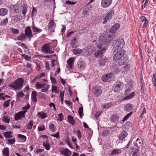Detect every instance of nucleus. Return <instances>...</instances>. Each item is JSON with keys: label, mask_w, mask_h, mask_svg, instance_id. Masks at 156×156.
Returning <instances> with one entry per match:
<instances>
[{"label": "nucleus", "mask_w": 156, "mask_h": 156, "mask_svg": "<svg viewBox=\"0 0 156 156\" xmlns=\"http://www.w3.org/2000/svg\"><path fill=\"white\" fill-rule=\"evenodd\" d=\"M117 52L114 55L113 59L115 62L118 61V64L120 65H124L126 63V60L124 59L122 60L123 56L126 53V51L124 50L117 51Z\"/></svg>", "instance_id": "obj_1"}, {"label": "nucleus", "mask_w": 156, "mask_h": 156, "mask_svg": "<svg viewBox=\"0 0 156 156\" xmlns=\"http://www.w3.org/2000/svg\"><path fill=\"white\" fill-rule=\"evenodd\" d=\"M125 44L124 39L122 38H118L114 41L112 43L113 50L114 51L121 50Z\"/></svg>", "instance_id": "obj_2"}, {"label": "nucleus", "mask_w": 156, "mask_h": 156, "mask_svg": "<svg viewBox=\"0 0 156 156\" xmlns=\"http://www.w3.org/2000/svg\"><path fill=\"white\" fill-rule=\"evenodd\" d=\"M111 34L110 32H106L102 37H100V40L101 44H106L111 42L114 36Z\"/></svg>", "instance_id": "obj_3"}, {"label": "nucleus", "mask_w": 156, "mask_h": 156, "mask_svg": "<svg viewBox=\"0 0 156 156\" xmlns=\"http://www.w3.org/2000/svg\"><path fill=\"white\" fill-rule=\"evenodd\" d=\"M23 80L22 78H20L12 82L9 86L15 90H20L23 87Z\"/></svg>", "instance_id": "obj_4"}, {"label": "nucleus", "mask_w": 156, "mask_h": 156, "mask_svg": "<svg viewBox=\"0 0 156 156\" xmlns=\"http://www.w3.org/2000/svg\"><path fill=\"white\" fill-rule=\"evenodd\" d=\"M41 51L42 52L48 54H51L54 52V48L51 43L44 44L42 47Z\"/></svg>", "instance_id": "obj_5"}, {"label": "nucleus", "mask_w": 156, "mask_h": 156, "mask_svg": "<svg viewBox=\"0 0 156 156\" xmlns=\"http://www.w3.org/2000/svg\"><path fill=\"white\" fill-rule=\"evenodd\" d=\"M97 47L99 49L95 52L94 56L97 58H101L103 56L104 54L106 51V48L104 46L102 47V45L101 46L100 45H98Z\"/></svg>", "instance_id": "obj_6"}, {"label": "nucleus", "mask_w": 156, "mask_h": 156, "mask_svg": "<svg viewBox=\"0 0 156 156\" xmlns=\"http://www.w3.org/2000/svg\"><path fill=\"white\" fill-rule=\"evenodd\" d=\"M124 83L120 81H117L114 84L112 89L115 92H118L123 87Z\"/></svg>", "instance_id": "obj_7"}, {"label": "nucleus", "mask_w": 156, "mask_h": 156, "mask_svg": "<svg viewBox=\"0 0 156 156\" xmlns=\"http://www.w3.org/2000/svg\"><path fill=\"white\" fill-rule=\"evenodd\" d=\"M24 33L27 36L28 39V41H30L31 40V38L33 37L32 31L31 29V27L30 26L26 27L24 30Z\"/></svg>", "instance_id": "obj_8"}, {"label": "nucleus", "mask_w": 156, "mask_h": 156, "mask_svg": "<svg viewBox=\"0 0 156 156\" xmlns=\"http://www.w3.org/2000/svg\"><path fill=\"white\" fill-rule=\"evenodd\" d=\"M27 112V111H21L18 113L15 114V120H18L19 119L21 120L23 118L25 117V114Z\"/></svg>", "instance_id": "obj_9"}, {"label": "nucleus", "mask_w": 156, "mask_h": 156, "mask_svg": "<svg viewBox=\"0 0 156 156\" xmlns=\"http://www.w3.org/2000/svg\"><path fill=\"white\" fill-rule=\"evenodd\" d=\"M92 92L94 96L96 97L100 96L102 93L101 89L98 87H95L92 89Z\"/></svg>", "instance_id": "obj_10"}, {"label": "nucleus", "mask_w": 156, "mask_h": 156, "mask_svg": "<svg viewBox=\"0 0 156 156\" xmlns=\"http://www.w3.org/2000/svg\"><path fill=\"white\" fill-rule=\"evenodd\" d=\"M109 58H107L106 57H104L103 58H101L98 60V63L99 66H103L105 64L107 65L108 64L109 62Z\"/></svg>", "instance_id": "obj_11"}, {"label": "nucleus", "mask_w": 156, "mask_h": 156, "mask_svg": "<svg viewBox=\"0 0 156 156\" xmlns=\"http://www.w3.org/2000/svg\"><path fill=\"white\" fill-rule=\"evenodd\" d=\"M119 27L120 25L119 23L115 24L111 27L110 30L108 32H110L111 34L113 35L115 37V33L119 28Z\"/></svg>", "instance_id": "obj_12"}, {"label": "nucleus", "mask_w": 156, "mask_h": 156, "mask_svg": "<svg viewBox=\"0 0 156 156\" xmlns=\"http://www.w3.org/2000/svg\"><path fill=\"white\" fill-rule=\"evenodd\" d=\"M114 12V10H112L108 13L103 19V24H104L106 23L108 20H110L112 18Z\"/></svg>", "instance_id": "obj_13"}, {"label": "nucleus", "mask_w": 156, "mask_h": 156, "mask_svg": "<svg viewBox=\"0 0 156 156\" xmlns=\"http://www.w3.org/2000/svg\"><path fill=\"white\" fill-rule=\"evenodd\" d=\"M21 7L22 5L18 3L13 5V9L14 12L16 13H19L21 11Z\"/></svg>", "instance_id": "obj_14"}, {"label": "nucleus", "mask_w": 156, "mask_h": 156, "mask_svg": "<svg viewBox=\"0 0 156 156\" xmlns=\"http://www.w3.org/2000/svg\"><path fill=\"white\" fill-rule=\"evenodd\" d=\"M112 2V0H102L101 2V6L103 8H106L109 6Z\"/></svg>", "instance_id": "obj_15"}, {"label": "nucleus", "mask_w": 156, "mask_h": 156, "mask_svg": "<svg viewBox=\"0 0 156 156\" xmlns=\"http://www.w3.org/2000/svg\"><path fill=\"white\" fill-rule=\"evenodd\" d=\"M74 59L73 57L70 58L67 61V64L68 65V67L70 69H73Z\"/></svg>", "instance_id": "obj_16"}, {"label": "nucleus", "mask_w": 156, "mask_h": 156, "mask_svg": "<svg viewBox=\"0 0 156 156\" xmlns=\"http://www.w3.org/2000/svg\"><path fill=\"white\" fill-rule=\"evenodd\" d=\"M127 135L128 133L126 131L124 130L122 131L119 135V139L120 140H123Z\"/></svg>", "instance_id": "obj_17"}, {"label": "nucleus", "mask_w": 156, "mask_h": 156, "mask_svg": "<svg viewBox=\"0 0 156 156\" xmlns=\"http://www.w3.org/2000/svg\"><path fill=\"white\" fill-rule=\"evenodd\" d=\"M61 154L65 156H69L71 155V151L68 149H64L60 151Z\"/></svg>", "instance_id": "obj_18"}, {"label": "nucleus", "mask_w": 156, "mask_h": 156, "mask_svg": "<svg viewBox=\"0 0 156 156\" xmlns=\"http://www.w3.org/2000/svg\"><path fill=\"white\" fill-rule=\"evenodd\" d=\"M28 6L25 4L22 5V7L21 8V11H22V13L23 15L24 16H25L27 11Z\"/></svg>", "instance_id": "obj_19"}, {"label": "nucleus", "mask_w": 156, "mask_h": 156, "mask_svg": "<svg viewBox=\"0 0 156 156\" xmlns=\"http://www.w3.org/2000/svg\"><path fill=\"white\" fill-rule=\"evenodd\" d=\"M85 65L84 62L80 60L78 62L77 66L80 70H83L85 68Z\"/></svg>", "instance_id": "obj_20"}, {"label": "nucleus", "mask_w": 156, "mask_h": 156, "mask_svg": "<svg viewBox=\"0 0 156 156\" xmlns=\"http://www.w3.org/2000/svg\"><path fill=\"white\" fill-rule=\"evenodd\" d=\"M122 149H113L111 152V155H116L120 154L122 152L121 150Z\"/></svg>", "instance_id": "obj_21"}, {"label": "nucleus", "mask_w": 156, "mask_h": 156, "mask_svg": "<svg viewBox=\"0 0 156 156\" xmlns=\"http://www.w3.org/2000/svg\"><path fill=\"white\" fill-rule=\"evenodd\" d=\"M94 47L90 46H89L86 47V51H85L87 53V55H90V54H92L93 52L94 51Z\"/></svg>", "instance_id": "obj_22"}, {"label": "nucleus", "mask_w": 156, "mask_h": 156, "mask_svg": "<svg viewBox=\"0 0 156 156\" xmlns=\"http://www.w3.org/2000/svg\"><path fill=\"white\" fill-rule=\"evenodd\" d=\"M55 3V0H44V4L45 6H50L51 5H54Z\"/></svg>", "instance_id": "obj_23"}, {"label": "nucleus", "mask_w": 156, "mask_h": 156, "mask_svg": "<svg viewBox=\"0 0 156 156\" xmlns=\"http://www.w3.org/2000/svg\"><path fill=\"white\" fill-rule=\"evenodd\" d=\"M136 143L134 144V146L137 147V148H138L139 149V147L142 146L143 143V140L138 138L136 140Z\"/></svg>", "instance_id": "obj_24"}, {"label": "nucleus", "mask_w": 156, "mask_h": 156, "mask_svg": "<svg viewBox=\"0 0 156 156\" xmlns=\"http://www.w3.org/2000/svg\"><path fill=\"white\" fill-rule=\"evenodd\" d=\"M110 120L112 122L115 123L118 121L119 116L118 115H112L111 116Z\"/></svg>", "instance_id": "obj_25"}, {"label": "nucleus", "mask_w": 156, "mask_h": 156, "mask_svg": "<svg viewBox=\"0 0 156 156\" xmlns=\"http://www.w3.org/2000/svg\"><path fill=\"white\" fill-rule=\"evenodd\" d=\"M126 89L125 91L124 94L125 95L128 94L131 90L133 87L132 85L130 84H128L126 85Z\"/></svg>", "instance_id": "obj_26"}, {"label": "nucleus", "mask_w": 156, "mask_h": 156, "mask_svg": "<svg viewBox=\"0 0 156 156\" xmlns=\"http://www.w3.org/2000/svg\"><path fill=\"white\" fill-rule=\"evenodd\" d=\"M37 95V92L34 91L32 92L31 96V99L34 102H37V99L36 98V96Z\"/></svg>", "instance_id": "obj_27"}, {"label": "nucleus", "mask_w": 156, "mask_h": 156, "mask_svg": "<svg viewBox=\"0 0 156 156\" xmlns=\"http://www.w3.org/2000/svg\"><path fill=\"white\" fill-rule=\"evenodd\" d=\"M124 108L126 111L127 112H129L133 108V105L128 103L125 106Z\"/></svg>", "instance_id": "obj_28"}, {"label": "nucleus", "mask_w": 156, "mask_h": 156, "mask_svg": "<svg viewBox=\"0 0 156 156\" xmlns=\"http://www.w3.org/2000/svg\"><path fill=\"white\" fill-rule=\"evenodd\" d=\"M12 132L11 131H8L4 132L3 134L4 136L6 138H10L12 137Z\"/></svg>", "instance_id": "obj_29"}, {"label": "nucleus", "mask_w": 156, "mask_h": 156, "mask_svg": "<svg viewBox=\"0 0 156 156\" xmlns=\"http://www.w3.org/2000/svg\"><path fill=\"white\" fill-rule=\"evenodd\" d=\"M43 88L41 89V91L42 92H46L50 87V86L48 84L43 83Z\"/></svg>", "instance_id": "obj_30"}, {"label": "nucleus", "mask_w": 156, "mask_h": 156, "mask_svg": "<svg viewBox=\"0 0 156 156\" xmlns=\"http://www.w3.org/2000/svg\"><path fill=\"white\" fill-rule=\"evenodd\" d=\"M77 41L76 38L75 37L73 38L71 40L70 43V45L73 48H76L77 47V45L76 44Z\"/></svg>", "instance_id": "obj_31"}, {"label": "nucleus", "mask_w": 156, "mask_h": 156, "mask_svg": "<svg viewBox=\"0 0 156 156\" xmlns=\"http://www.w3.org/2000/svg\"><path fill=\"white\" fill-rule=\"evenodd\" d=\"M8 12V10L5 8H2L0 9V16H4L7 14Z\"/></svg>", "instance_id": "obj_32"}, {"label": "nucleus", "mask_w": 156, "mask_h": 156, "mask_svg": "<svg viewBox=\"0 0 156 156\" xmlns=\"http://www.w3.org/2000/svg\"><path fill=\"white\" fill-rule=\"evenodd\" d=\"M68 120L69 122L73 125H74L75 124V121L74 120L73 118L71 115H68L67 117Z\"/></svg>", "instance_id": "obj_33"}, {"label": "nucleus", "mask_w": 156, "mask_h": 156, "mask_svg": "<svg viewBox=\"0 0 156 156\" xmlns=\"http://www.w3.org/2000/svg\"><path fill=\"white\" fill-rule=\"evenodd\" d=\"M37 116L42 119H44L46 118L47 116V115L46 113L43 112H39L37 114Z\"/></svg>", "instance_id": "obj_34"}, {"label": "nucleus", "mask_w": 156, "mask_h": 156, "mask_svg": "<svg viewBox=\"0 0 156 156\" xmlns=\"http://www.w3.org/2000/svg\"><path fill=\"white\" fill-rule=\"evenodd\" d=\"M135 96V93L134 92H133L129 95H127L124 98V100H128L132 98Z\"/></svg>", "instance_id": "obj_35"}, {"label": "nucleus", "mask_w": 156, "mask_h": 156, "mask_svg": "<svg viewBox=\"0 0 156 156\" xmlns=\"http://www.w3.org/2000/svg\"><path fill=\"white\" fill-rule=\"evenodd\" d=\"M10 120V117L9 115H6L4 116L2 120L5 122L9 123Z\"/></svg>", "instance_id": "obj_36"}, {"label": "nucleus", "mask_w": 156, "mask_h": 156, "mask_svg": "<svg viewBox=\"0 0 156 156\" xmlns=\"http://www.w3.org/2000/svg\"><path fill=\"white\" fill-rule=\"evenodd\" d=\"M32 29L34 32H35L36 34L40 33L42 31V30L41 29H39L37 27H35L34 25L32 27Z\"/></svg>", "instance_id": "obj_37"}, {"label": "nucleus", "mask_w": 156, "mask_h": 156, "mask_svg": "<svg viewBox=\"0 0 156 156\" xmlns=\"http://www.w3.org/2000/svg\"><path fill=\"white\" fill-rule=\"evenodd\" d=\"M27 37V36L25 35V34L23 33L21 34L20 36L18 37L17 39L18 40L22 41L23 40H25Z\"/></svg>", "instance_id": "obj_38"}, {"label": "nucleus", "mask_w": 156, "mask_h": 156, "mask_svg": "<svg viewBox=\"0 0 156 156\" xmlns=\"http://www.w3.org/2000/svg\"><path fill=\"white\" fill-rule=\"evenodd\" d=\"M3 154L5 156H9V150L8 147L4 148L2 151Z\"/></svg>", "instance_id": "obj_39"}, {"label": "nucleus", "mask_w": 156, "mask_h": 156, "mask_svg": "<svg viewBox=\"0 0 156 156\" xmlns=\"http://www.w3.org/2000/svg\"><path fill=\"white\" fill-rule=\"evenodd\" d=\"M17 137L20 140L23 142H25L26 140L27 137L24 135L21 134H18L17 135Z\"/></svg>", "instance_id": "obj_40"}, {"label": "nucleus", "mask_w": 156, "mask_h": 156, "mask_svg": "<svg viewBox=\"0 0 156 156\" xmlns=\"http://www.w3.org/2000/svg\"><path fill=\"white\" fill-rule=\"evenodd\" d=\"M72 51L74 54L76 55L80 54L83 52L82 49L80 48L74 49Z\"/></svg>", "instance_id": "obj_41"}, {"label": "nucleus", "mask_w": 156, "mask_h": 156, "mask_svg": "<svg viewBox=\"0 0 156 156\" xmlns=\"http://www.w3.org/2000/svg\"><path fill=\"white\" fill-rule=\"evenodd\" d=\"M16 98L17 99L19 98H22L24 96L23 92L22 91L17 92L16 93Z\"/></svg>", "instance_id": "obj_42"}, {"label": "nucleus", "mask_w": 156, "mask_h": 156, "mask_svg": "<svg viewBox=\"0 0 156 156\" xmlns=\"http://www.w3.org/2000/svg\"><path fill=\"white\" fill-rule=\"evenodd\" d=\"M33 121L31 120L28 123L27 126L28 129H32L33 124Z\"/></svg>", "instance_id": "obj_43"}, {"label": "nucleus", "mask_w": 156, "mask_h": 156, "mask_svg": "<svg viewBox=\"0 0 156 156\" xmlns=\"http://www.w3.org/2000/svg\"><path fill=\"white\" fill-rule=\"evenodd\" d=\"M6 141H8V143H7V144H10L11 145L12 144H14L15 141V139L14 138H13L12 139H8L6 140Z\"/></svg>", "instance_id": "obj_44"}, {"label": "nucleus", "mask_w": 156, "mask_h": 156, "mask_svg": "<svg viewBox=\"0 0 156 156\" xmlns=\"http://www.w3.org/2000/svg\"><path fill=\"white\" fill-rule=\"evenodd\" d=\"M10 100H8L7 101H5L3 104V107L5 108L8 107L9 106Z\"/></svg>", "instance_id": "obj_45"}, {"label": "nucleus", "mask_w": 156, "mask_h": 156, "mask_svg": "<svg viewBox=\"0 0 156 156\" xmlns=\"http://www.w3.org/2000/svg\"><path fill=\"white\" fill-rule=\"evenodd\" d=\"M43 83H40L39 82H37L36 85V88L37 89H39L43 87Z\"/></svg>", "instance_id": "obj_46"}, {"label": "nucleus", "mask_w": 156, "mask_h": 156, "mask_svg": "<svg viewBox=\"0 0 156 156\" xmlns=\"http://www.w3.org/2000/svg\"><path fill=\"white\" fill-rule=\"evenodd\" d=\"M8 23V19L6 18L4 19L1 23L0 25L1 26H4L6 25Z\"/></svg>", "instance_id": "obj_47"}, {"label": "nucleus", "mask_w": 156, "mask_h": 156, "mask_svg": "<svg viewBox=\"0 0 156 156\" xmlns=\"http://www.w3.org/2000/svg\"><path fill=\"white\" fill-rule=\"evenodd\" d=\"M54 24V21L51 20L50 21L48 25V30H51V27H52Z\"/></svg>", "instance_id": "obj_48"}, {"label": "nucleus", "mask_w": 156, "mask_h": 156, "mask_svg": "<svg viewBox=\"0 0 156 156\" xmlns=\"http://www.w3.org/2000/svg\"><path fill=\"white\" fill-rule=\"evenodd\" d=\"M83 108L82 107L79 108L78 109V113L80 117L82 118V114L83 113Z\"/></svg>", "instance_id": "obj_49"}, {"label": "nucleus", "mask_w": 156, "mask_h": 156, "mask_svg": "<svg viewBox=\"0 0 156 156\" xmlns=\"http://www.w3.org/2000/svg\"><path fill=\"white\" fill-rule=\"evenodd\" d=\"M133 112H131L126 115L123 118L122 121L124 122L126 121L132 114Z\"/></svg>", "instance_id": "obj_50"}, {"label": "nucleus", "mask_w": 156, "mask_h": 156, "mask_svg": "<svg viewBox=\"0 0 156 156\" xmlns=\"http://www.w3.org/2000/svg\"><path fill=\"white\" fill-rule=\"evenodd\" d=\"M55 126L53 124H50L49 126V129L50 131L54 132L55 130Z\"/></svg>", "instance_id": "obj_51"}, {"label": "nucleus", "mask_w": 156, "mask_h": 156, "mask_svg": "<svg viewBox=\"0 0 156 156\" xmlns=\"http://www.w3.org/2000/svg\"><path fill=\"white\" fill-rule=\"evenodd\" d=\"M152 81L154 87L156 88V73L153 74Z\"/></svg>", "instance_id": "obj_52"}, {"label": "nucleus", "mask_w": 156, "mask_h": 156, "mask_svg": "<svg viewBox=\"0 0 156 156\" xmlns=\"http://www.w3.org/2000/svg\"><path fill=\"white\" fill-rule=\"evenodd\" d=\"M45 126L44 125H40L38 127V130L40 131H42L45 129Z\"/></svg>", "instance_id": "obj_53"}, {"label": "nucleus", "mask_w": 156, "mask_h": 156, "mask_svg": "<svg viewBox=\"0 0 156 156\" xmlns=\"http://www.w3.org/2000/svg\"><path fill=\"white\" fill-rule=\"evenodd\" d=\"M107 74L103 75L101 78V80L104 82H106L108 81V78Z\"/></svg>", "instance_id": "obj_54"}, {"label": "nucleus", "mask_w": 156, "mask_h": 156, "mask_svg": "<svg viewBox=\"0 0 156 156\" xmlns=\"http://www.w3.org/2000/svg\"><path fill=\"white\" fill-rule=\"evenodd\" d=\"M21 56L22 57H23L25 60L29 61L30 60L31 57L30 56H28V55H26L22 54L21 55Z\"/></svg>", "instance_id": "obj_55"}, {"label": "nucleus", "mask_w": 156, "mask_h": 156, "mask_svg": "<svg viewBox=\"0 0 156 156\" xmlns=\"http://www.w3.org/2000/svg\"><path fill=\"white\" fill-rule=\"evenodd\" d=\"M138 151L139 149L138 148H136L135 150L134 151L132 154V156H140L138 153Z\"/></svg>", "instance_id": "obj_56"}, {"label": "nucleus", "mask_w": 156, "mask_h": 156, "mask_svg": "<svg viewBox=\"0 0 156 156\" xmlns=\"http://www.w3.org/2000/svg\"><path fill=\"white\" fill-rule=\"evenodd\" d=\"M89 9L88 7L85 8L84 9L83 11V13L85 15H89Z\"/></svg>", "instance_id": "obj_57"}, {"label": "nucleus", "mask_w": 156, "mask_h": 156, "mask_svg": "<svg viewBox=\"0 0 156 156\" xmlns=\"http://www.w3.org/2000/svg\"><path fill=\"white\" fill-rule=\"evenodd\" d=\"M10 30L14 34H18L19 32V30L17 29L10 28Z\"/></svg>", "instance_id": "obj_58"}, {"label": "nucleus", "mask_w": 156, "mask_h": 156, "mask_svg": "<svg viewBox=\"0 0 156 156\" xmlns=\"http://www.w3.org/2000/svg\"><path fill=\"white\" fill-rule=\"evenodd\" d=\"M132 141L133 140L131 139H130L128 144L125 147H124V149L128 148L131 145Z\"/></svg>", "instance_id": "obj_59"}, {"label": "nucleus", "mask_w": 156, "mask_h": 156, "mask_svg": "<svg viewBox=\"0 0 156 156\" xmlns=\"http://www.w3.org/2000/svg\"><path fill=\"white\" fill-rule=\"evenodd\" d=\"M43 145L47 150H48L50 149V147L49 143L46 142L45 144L44 143H43Z\"/></svg>", "instance_id": "obj_60"}, {"label": "nucleus", "mask_w": 156, "mask_h": 156, "mask_svg": "<svg viewBox=\"0 0 156 156\" xmlns=\"http://www.w3.org/2000/svg\"><path fill=\"white\" fill-rule=\"evenodd\" d=\"M123 69H124L123 70L124 72H127V70H129L130 69V65L129 64H127L123 68Z\"/></svg>", "instance_id": "obj_61"}, {"label": "nucleus", "mask_w": 156, "mask_h": 156, "mask_svg": "<svg viewBox=\"0 0 156 156\" xmlns=\"http://www.w3.org/2000/svg\"><path fill=\"white\" fill-rule=\"evenodd\" d=\"M110 132L109 130L108 129L105 130L103 132V135L104 136H108Z\"/></svg>", "instance_id": "obj_62"}, {"label": "nucleus", "mask_w": 156, "mask_h": 156, "mask_svg": "<svg viewBox=\"0 0 156 156\" xmlns=\"http://www.w3.org/2000/svg\"><path fill=\"white\" fill-rule=\"evenodd\" d=\"M76 3V2H73L71 1L68 0V1H66L65 2V5H66L67 4H68V5H75ZM65 6H66V5Z\"/></svg>", "instance_id": "obj_63"}, {"label": "nucleus", "mask_w": 156, "mask_h": 156, "mask_svg": "<svg viewBox=\"0 0 156 156\" xmlns=\"http://www.w3.org/2000/svg\"><path fill=\"white\" fill-rule=\"evenodd\" d=\"M37 10L35 8L33 7V10L32 12V16H34L35 15L37 14Z\"/></svg>", "instance_id": "obj_64"}]
</instances>
